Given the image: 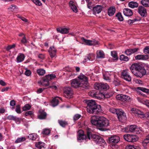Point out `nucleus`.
Here are the masks:
<instances>
[{
  "label": "nucleus",
  "instance_id": "11",
  "mask_svg": "<svg viewBox=\"0 0 149 149\" xmlns=\"http://www.w3.org/2000/svg\"><path fill=\"white\" fill-rule=\"evenodd\" d=\"M121 77L122 78L128 81H130L132 78L129 74L127 70H124L121 73Z\"/></svg>",
  "mask_w": 149,
  "mask_h": 149
},
{
  "label": "nucleus",
  "instance_id": "9",
  "mask_svg": "<svg viewBox=\"0 0 149 149\" xmlns=\"http://www.w3.org/2000/svg\"><path fill=\"white\" fill-rule=\"evenodd\" d=\"M124 138L126 141L129 142H136L138 139V138L136 136L128 134H125L124 135Z\"/></svg>",
  "mask_w": 149,
  "mask_h": 149
},
{
  "label": "nucleus",
  "instance_id": "39",
  "mask_svg": "<svg viewBox=\"0 0 149 149\" xmlns=\"http://www.w3.org/2000/svg\"><path fill=\"white\" fill-rule=\"evenodd\" d=\"M113 83L116 86H118L120 84V81L115 76Z\"/></svg>",
  "mask_w": 149,
  "mask_h": 149
},
{
  "label": "nucleus",
  "instance_id": "50",
  "mask_svg": "<svg viewBox=\"0 0 149 149\" xmlns=\"http://www.w3.org/2000/svg\"><path fill=\"white\" fill-rule=\"evenodd\" d=\"M120 109H116L114 108H110L109 109V111L111 113H116V114H117V112Z\"/></svg>",
  "mask_w": 149,
  "mask_h": 149
},
{
  "label": "nucleus",
  "instance_id": "28",
  "mask_svg": "<svg viewBox=\"0 0 149 149\" xmlns=\"http://www.w3.org/2000/svg\"><path fill=\"white\" fill-rule=\"evenodd\" d=\"M147 55H139L136 56L135 58L136 60H146L148 58Z\"/></svg>",
  "mask_w": 149,
  "mask_h": 149
},
{
  "label": "nucleus",
  "instance_id": "14",
  "mask_svg": "<svg viewBox=\"0 0 149 149\" xmlns=\"http://www.w3.org/2000/svg\"><path fill=\"white\" fill-rule=\"evenodd\" d=\"M138 130L137 127L135 125H131L130 126H128L125 129V132L128 133L134 132Z\"/></svg>",
  "mask_w": 149,
  "mask_h": 149
},
{
  "label": "nucleus",
  "instance_id": "3",
  "mask_svg": "<svg viewBox=\"0 0 149 149\" xmlns=\"http://www.w3.org/2000/svg\"><path fill=\"white\" fill-rule=\"evenodd\" d=\"M98 129L100 130L105 131L107 130V127L109 125V122L107 119L103 117L98 118Z\"/></svg>",
  "mask_w": 149,
  "mask_h": 149
},
{
  "label": "nucleus",
  "instance_id": "57",
  "mask_svg": "<svg viewBox=\"0 0 149 149\" xmlns=\"http://www.w3.org/2000/svg\"><path fill=\"white\" fill-rule=\"evenodd\" d=\"M139 130H138V129L137 130H136L135 133H136L137 134H141L143 133V131L141 127L139 128Z\"/></svg>",
  "mask_w": 149,
  "mask_h": 149
},
{
  "label": "nucleus",
  "instance_id": "47",
  "mask_svg": "<svg viewBox=\"0 0 149 149\" xmlns=\"http://www.w3.org/2000/svg\"><path fill=\"white\" fill-rule=\"evenodd\" d=\"M111 55L115 60H117L118 59L117 53L116 52L114 51L111 52Z\"/></svg>",
  "mask_w": 149,
  "mask_h": 149
},
{
  "label": "nucleus",
  "instance_id": "21",
  "mask_svg": "<svg viewBox=\"0 0 149 149\" xmlns=\"http://www.w3.org/2000/svg\"><path fill=\"white\" fill-rule=\"evenodd\" d=\"M49 52L51 57L53 58L56 55V50L54 46H52L49 48Z\"/></svg>",
  "mask_w": 149,
  "mask_h": 149
},
{
  "label": "nucleus",
  "instance_id": "5",
  "mask_svg": "<svg viewBox=\"0 0 149 149\" xmlns=\"http://www.w3.org/2000/svg\"><path fill=\"white\" fill-rule=\"evenodd\" d=\"M56 75L54 74H49L46 75L43 79L41 84L43 86H47L49 85V81L50 80L55 78Z\"/></svg>",
  "mask_w": 149,
  "mask_h": 149
},
{
  "label": "nucleus",
  "instance_id": "13",
  "mask_svg": "<svg viewBox=\"0 0 149 149\" xmlns=\"http://www.w3.org/2000/svg\"><path fill=\"white\" fill-rule=\"evenodd\" d=\"M120 140L119 136L116 135H113L109 137V142L110 144L118 143Z\"/></svg>",
  "mask_w": 149,
  "mask_h": 149
},
{
  "label": "nucleus",
  "instance_id": "33",
  "mask_svg": "<svg viewBox=\"0 0 149 149\" xmlns=\"http://www.w3.org/2000/svg\"><path fill=\"white\" fill-rule=\"evenodd\" d=\"M45 144L43 142H39L36 143V146L39 149H41L42 148L44 147Z\"/></svg>",
  "mask_w": 149,
  "mask_h": 149
},
{
  "label": "nucleus",
  "instance_id": "10",
  "mask_svg": "<svg viewBox=\"0 0 149 149\" xmlns=\"http://www.w3.org/2000/svg\"><path fill=\"white\" fill-rule=\"evenodd\" d=\"M73 92L70 87H66L64 89V96L67 98H70L72 97Z\"/></svg>",
  "mask_w": 149,
  "mask_h": 149
},
{
  "label": "nucleus",
  "instance_id": "17",
  "mask_svg": "<svg viewBox=\"0 0 149 149\" xmlns=\"http://www.w3.org/2000/svg\"><path fill=\"white\" fill-rule=\"evenodd\" d=\"M81 40L86 44L88 45L91 46L92 45H95L98 44V41L95 40H89L86 39L84 38H82Z\"/></svg>",
  "mask_w": 149,
  "mask_h": 149
},
{
  "label": "nucleus",
  "instance_id": "16",
  "mask_svg": "<svg viewBox=\"0 0 149 149\" xmlns=\"http://www.w3.org/2000/svg\"><path fill=\"white\" fill-rule=\"evenodd\" d=\"M131 111L137 116L141 118H144L145 116L143 112L140 110L136 109L135 108H132L131 109Z\"/></svg>",
  "mask_w": 149,
  "mask_h": 149
},
{
  "label": "nucleus",
  "instance_id": "48",
  "mask_svg": "<svg viewBox=\"0 0 149 149\" xmlns=\"http://www.w3.org/2000/svg\"><path fill=\"white\" fill-rule=\"evenodd\" d=\"M31 106L29 104H25L22 108L23 111H25L29 110L30 109Z\"/></svg>",
  "mask_w": 149,
  "mask_h": 149
},
{
  "label": "nucleus",
  "instance_id": "22",
  "mask_svg": "<svg viewBox=\"0 0 149 149\" xmlns=\"http://www.w3.org/2000/svg\"><path fill=\"white\" fill-rule=\"evenodd\" d=\"M70 29L59 27L56 29L58 32L62 34H67L69 32Z\"/></svg>",
  "mask_w": 149,
  "mask_h": 149
},
{
  "label": "nucleus",
  "instance_id": "1",
  "mask_svg": "<svg viewBox=\"0 0 149 149\" xmlns=\"http://www.w3.org/2000/svg\"><path fill=\"white\" fill-rule=\"evenodd\" d=\"M78 77V79H74L71 81L72 86L74 88L79 87L86 88L88 86L87 77L82 74H80Z\"/></svg>",
  "mask_w": 149,
  "mask_h": 149
},
{
  "label": "nucleus",
  "instance_id": "18",
  "mask_svg": "<svg viewBox=\"0 0 149 149\" xmlns=\"http://www.w3.org/2000/svg\"><path fill=\"white\" fill-rule=\"evenodd\" d=\"M143 67L139 64L136 63L133 64L130 67V70L132 73L141 69Z\"/></svg>",
  "mask_w": 149,
  "mask_h": 149
},
{
  "label": "nucleus",
  "instance_id": "12",
  "mask_svg": "<svg viewBox=\"0 0 149 149\" xmlns=\"http://www.w3.org/2000/svg\"><path fill=\"white\" fill-rule=\"evenodd\" d=\"M146 71L144 69V67H143L141 69V70H138L132 73L137 77H141L143 75L146 74Z\"/></svg>",
  "mask_w": 149,
  "mask_h": 149
},
{
  "label": "nucleus",
  "instance_id": "56",
  "mask_svg": "<svg viewBox=\"0 0 149 149\" xmlns=\"http://www.w3.org/2000/svg\"><path fill=\"white\" fill-rule=\"evenodd\" d=\"M143 52L145 54H149V46L145 47L144 49Z\"/></svg>",
  "mask_w": 149,
  "mask_h": 149
},
{
  "label": "nucleus",
  "instance_id": "19",
  "mask_svg": "<svg viewBox=\"0 0 149 149\" xmlns=\"http://www.w3.org/2000/svg\"><path fill=\"white\" fill-rule=\"evenodd\" d=\"M47 114L44 110H40L38 115V118L40 119H45L47 118Z\"/></svg>",
  "mask_w": 149,
  "mask_h": 149
},
{
  "label": "nucleus",
  "instance_id": "55",
  "mask_svg": "<svg viewBox=\"0 0 149 149\" xmlns=\"http://www.w3.org/2000/svg\"><path fill=\"white\" fill-rule=\"evenodd\" d=\"M36 5L40 6L42 5L41 3L39 0H31Z\"/></svg>",
  "mask_w": 149,
  "mask_h": 149
},
{
  "label": "nucleus",
  "instance_id": "64",
  "mask_svg": "<svg viewBox=\"0 0 149 149\" xmlns=\"http://www.w3.org/2000/svg\"><path fill=\"white\" fill-rule=\"evenodd\" d=\"M45 89V88H39L38 89L37 91L38 93H40L42 92V91Z\"/></svg>",
  "mask_w": 149,
  "mask_h": 149
},
{
  "label": "nucleus",
  "instance_id": "53",
  "mask_svg": "<svg viewBox=\"0 0 149 149\" xmlns=\"http://www.w3.org/2000/svg\"><path fill=\"white\" fill-rule=\"evenodd\" d=\"M50 133V130L48 129H44L42 132L43 134L45 135H48Z\"/></svg>",
  "mask_w": 149,
  "mask_h": 149
},
{
  "label": "nucleus",
  "instance_id": "23",
  "mask_svg": "<svg viewBox=\"0 0 149 149\" xmlns=\"http://www.w3.org/2000/svg\"><path fill=\"white\" fill-rule=\"evenodd\" d=\"M102 7L101 5H97L94 7L93 8L94 14H98L102 10Z\"/></svg>",
  "mask_w": 149,
  "mask_h": 149
},
{
  "label": "nucleus",
  "instance_id": "37",
  "mask_svg": "<svg viewBox=\"0 0 149 149\" xmlns=\"http://www.w3.org/2000/svg\"><path fill=\"white\" fill-rule=\"evenodd\" d=\"M58 122L60 125L63 127H65L68 125V123L66 121L62 120H58Z\"/></svg>",
  "mask_w": 149,
  "mask_h": 149
},
{
  "label": "nucleus",
  "instance_id": "6",
  "mask_svg": "<svg viewBox=\"0 0 149 149\" xmlns=\"http://www.w3.org/2000/svg\"><path fill=\"white\" fill-rule=\"evenodd\" d=\"M118 120L123 123L127 119V118L125 113L121 109L118 111L116 114Z\"/></svg>",
  "mask_w": 149,
  "mask_h": 149
},
{
  "label": "nucleus",
  "instance_id": "2",
  "mask_svg": "<svg viewBox=\"0 0 149 149\" xmlns=\"http://www.w3.org/2000/svg\"><path fill=\"white\" fill-rule=\"evenodd\" d=\"M87 104V110L88 112L94 114H100L102 112L101 106L97 104L94 100H89L86 102Z\"/></svg>",
  "mask_w": 149,
  "mask_h": 149
},
{
  "label": "nucleus",
  "instance_id": "54",
  "mask_svg": "<svg viewBox=\"0 0 149 149\" xmlns=\"http://www.w3.org/2000/svg\"><path fill=\"white\" fill-rule=\"evenodd\" d=\"M137 147L133 145H130L126 146L125 149H136Z\"/></svg>",
  "mask_w": 149,
  "mask_h": 149
},
{
  "label": "nucleus",
  "instance_id": "26",
  "mask_svg": "<svg viewBox=\"0 0 149 149\" xmlns=\"http://www.w3.org/2000/svg\"><path fill=\"white\" fill-rule=\"evenodd\" d=\"M69 5L72 11L75 12L77 13L78 11V9L76 6L74 5V2L71 1L69 2Z\"/></svg>",
  "mask_w": 149,
  "mask_h": 149
},
{
  "label": "nucleus",
  "instance_id": "38",
  "mask_svg": "<svg viewBox=\"0 0 149 149\" xmlns=\"http://www.w3.org/2000/svg\"><path fill=\"white\" fill-rule=\"evenodd\" d=\"M58 100L56 98H54L51 102L52 106L53 107L56 106L58 104Z\"/></svg>",
  "mask_w": 149,
  "mask_h": 149
},
{
  "label": "nucleus",
  "instance_id": "34",
  "mask_svg": "<svg viewBox=\"0 0 149 149\" xmlns=\"http://www.w3.org/2000/svg\"><path fill=\"white\" fill-rule=\"evenodd\" d=\"M97 58H103L104 57V54L102 51H99L97 52Z\"/></svg>",
  "mask_w": 149,
  "mask_h": 149
},
{
  "label": "nucleus",
  "instance_id": "46",
  "mask_svg": "<svg viewBox=\"0 0 149 149\" xmlns=\"http://www.w3.org/2000/svg\"><path fill=\"white\" fill-rule=\"evenodd\" d=\"M120 60L126 61H128L129 60V58L127 56L123 54L120 56Z\"/></svg>",
  "mask_w": 149,
  "mask_h": 149
},
{
  "label": "nucleus",
  "instance_id": "31",
  "mask_svg": "<svg viewBox=\"0 0 149 149\" xmlns=\"http://www.w3.org/2000/svg\"><path fill=\"white\" fill-rule=\"evenodd\" d=\"M128 6L131 8H134L137 7L138 6V4L136 2L131 1L128 3Z\"/></svg>",
  "mask_w": 149,
  "mask_h": 149
},
{
  "label": "nucleus",
  "instance_id": "29",
  "mask_svg": "<svg viewBox=\"0 0 149 149\" xmlns=\"http://www.w3.org/2000/svg\"><path fill=\"white\" fill-rule=\"evenodd\" d=\"M7 119L10 120H13L16 122L19 121L21 119L19 118H17L12 115H9L7 117Z\"/></svg>",
  "mask_w": 149,
  "mask_h": 149
},
{
  "label": "nucleus",
  "instance_id": "7",
  "mask_svg": "<svg viewBox=\"0 0 149 149\" xmlns=\"http://www.w3.org/2000/svg\"><path fill=\"white\" fill-rule=\"evenodd\" d=\"M91 139L98 144H101L105 142V141L101 136L97 134H92L91 132L90 139Z\"/></svg>",
  "mask_w": 149,
  "mask_h": 149
},
{
  "label": "nucleus",
  "instance_id": "58",
  "mask_svg": "<svg viewBox=\"0 0 149 149\" xmlns=\"http://www.w3.org/2000/svg\"><path fill=\"white\" fill-rule=\"evenodd\" d=\"M126 54L127 55H130L132 54L131 49H127L125 52Z\"/></svg>",
  "mask_w": 149,
  "mask_h": 149
},
{
  "label": "nucleus",
  "instance_id": "27",
  "mask_svg": "<svg viewBox=\"0 0 149 149\" xmlns=\"http://www.w3.org/2000/svg\"><path fill=\"white\" fill-rule=\"evenodd\" d=\"M116 11V9L115 7L111 6L108 10V14L109 16H113Z\"/></svg>",
  "mask_w": 149,
  "mask_h": 149
},
{
  "label": "nucleus",
  "instance_id": "40",
  "mask_svg": "<svg viewBox=\"0 0 149 149\" xmlns=\"http://www.w3.org/2000/svg\"><path fill=\"white\" fill-rule=\"evenodd\" d=\"M113 93L112 92L107 93L105 94H102L104 97L105 98H108L111 97L113 95Z\"/></svg>",
  "mask_w": 149,
  "mask_h": 149
},
{
  "label": "nucleus",
  "instance_id": "15",
  "mask_svg": "<svg viewBox=\"0 0 149 149\" xmlns=\"http://www.w3.org/2000/svg\"><path fill=\"white\" fill-rule=\"evenodd\" d=\"M116 98L118 100L124 101H130V97L127 95L123 94L118 95L116 96Z\"/></svg>",
  "mask_w": 149,
  "mask_h": 149
},
{
  "label": "nucleus",
  "instance_id": "41",
  "mask_svg": "<svg viewBox=\"0 0 149 149\" xmlns=\"http://www.w3.org/2000/svg\"><path fill=\"white\" fill-rule=\"evenodd\" d=\"M28 137L32 140H35L37 138V136L36 134H31L29 135Z\"/></svg>",
  "mask_w": 149,
  "mask_h": 149
},
{
  "label": "nucleus",
  "instance_id": "24",
  "mask_svg": "<svg viewBox=\"0 0 149 149\" xmlns=\"http://www.w3.org/2000/svg\"><path fill=\"white\" fill-rule=\"evenodd\" d=\"M99 92H96V91L93 90L89 92L88 94L90 96H91L93 98H100V97L98 96L99 95Z\"/></svg>",
  "mask_w": 149,
  "mask_h": 149
},
{
  "label": "nucleus",
  "instance_id": "51",
  "mask_svg": "<svg viewBox=\"0 0 149 149\" xmlns=\"http://www.w3.org/2000/svg\"><path fill=\"white\" fill-rule=\"evenodd\" d=\"M93 56H94L93 54L89 55L88 56L85 58V60H86L85 61H92L93 59L92 57Z\"/></svg>",
  "mask_w": 149,
  "mask_h": 149
},
{
  "label": "nucleus",
  "instance_id": "8",
  "mask_svg": "<svg viewBox=\"0 0 149 149\" xmlns=\"http://www.w3.org/2000/svg\"><path fill=\"white\" fill-rule=\"evenodd\" d=\"M94 87L96 90H107L109 88V86L107 83H96L94 85Z\"/></svg>",
  "mask_w": 149,
  "mask_h": 149
},
{
  "label": "nucleus",
  "instance_id": "52",
  "mask_svg": "<svg viewBox=\"0 0 149 149\" xmlns=\"http://www.w3.org/2000/svg\"><path fill=\"white\" fill-rule=\"evenodd\" d=\"M15 111L18 113H21V107L19 105H17L16 106Z\"/></svg>",
  "mask_w": 149,
  "mask_h": 149
},
{
  "label": "nucleus",
  "instance_id": "36",
  "mask_svg": "<svg viewBox=\"0 0 149 149\" xmlns=\"http://www.w3.org/2000/svg\"><path fill=\"white\" fill-rule=\"evenodd\" d=\"M138 90H141L143 92L146 93L147 94H149V89L145 88L139 87L137 88Z\"/></svg>",
  "mask_w": 149,
  "mask_h": 149
},
{
  "label": "nucleus",
  "instance_id": "45",
  "mask_svg": "<svg viewBox=\"0 0 149 149\" xmlns=\"http://www.w3.org/2000/svg\"><path fill=\"white\" fill-rule=\"evenodd\" d=\"M26 140V138L24 137H22L17 139L15 141V143H18L23 141Z\"/></svg>",
  "mask_w": 149,
  "mask_h": 149
},
{
  "label": "nucleus",
  "instance_id": "42",
  "mask_svg": "<svg viewBox=\"0 0 149 149\" xmlns=\"http://www.w3.org/2000/svg\"><path fill=\"white\" fill-rule=\"evenodd\" d=\"M18 9V7L14 5H11L9 8H8V9L9 11H13L15 10H17Z\"/></svg>",
  "mask_w": 149,
  "mask_h": 149
},
{
  "label": "nucleus",
  "instance_id": "30",
  "mask_svg": "<svg viewBox=\"0 0 149 149\" xmlns=\"http://www.w3.org/2000/svg\"><path fill=\"white\" fill-rule=\"evenodd\" d=\"M25 56L23 54H21L17 58V62L18 63L22 61L24 59Z\"/></svg>",
  "mask_w": 149,
  "mask_h": 149
},
{
  "label": "nucleus",
  "instance_id": "49",
  "mask_svg": "<svg viewBox=\"0 0 149 149\" xmlns=\"http://www.w3.org/2000/svg\"><path fill=\"white\" fill-rule=\"evenodd\" d=\"M103 78L104 79L107 81L108 82H110L111 81V78L107 74H106L103 75Z\"/></svg>",
  "mask_w": 149,
  "mask_h": 149
},
{
  "label": "nucleus",
  "instance_id": "44",
  "mask_svg": "<svg viewBox=\"0 0 149 149\" xmlns=\"http://www.w3.org/2000/svg\"><path fill=\"white\" fill-rule=\"evenodd\" d=\"M116 16L117 17L118 19L120 21H122L123 20V18L121 13H118L116 15Z\"/></svg>",
  "mask_w": 149,
  "mask_h": 149
},
{
  "label": "nucleus",
  "instance_id": "4",
  "mask_svg": "<svg viewBox=\"0 0 149 149\" xmlns=\"http://www.w3.org/2000/svg\"><path fill=\"white\" fill-rule=\"evenodd\" d=\"M91 132L89 131H86V135H85L83 131L81 130H79L78 133L77 139L80 140L85 139L86 140L87 138L90 139Z\"/></svg>",
  "mask_w": 149,
  "mask_h": 149
},
{
  "label": "nucleus",
  "instance_id": "59",
  "mask_svg": "<svg viewBox=\"0 0 149 149\" xmlns=\"http://www.w3.org/2000/svg\"><path fill=\"white\" fill-rule=\"evenodd\" d=\"M81 115L79 114H76L74 116L73 119L74 121L78 120L80 117Z\"/></svg>",
  "mask_w": 149,
  "mask_h": 149
},
{
  "label": "nucleus",
  "instance_id": "62",
  "mask_svg": "<svg viewBox=\"0 0 149 149\" xmlns=\"http://www.w3.org/2000/svg\"><path fill=\"white\" fill-rule=\"evenodd\" d=\"M38 58L42 60L44 59L45 58V56L42 54H39L38 56Z\"/></svg>",
  "mask_w": 149,
  "mask_h": 149
},
{
  "label": "nucleus",
  "instance_id": "43",
  "mask_svg": "<svg viewBox=\"0 0 149 149\" xmlns=\"http://www.w3.org/2000/svg\"><path fill=\"white\" fill-rule=\"evenodd\" d=\"M37 72L39 75H43L45 74V70L43 69H40L38 70H37Z\"/></svg>",
  "mask_w": 149,
  "mask_h": 149
},
{
  "label": "nucleus",
  "instance_id": "25",
  "mask_svg": "<svg viewBox=\"0 0 149 149\" xmlns=\"http://www.w3.org/2000/svg\"><path fill=\"white\" fill-rule=\"evenodd\" d=\"M123 12L124 15L127 16H130L133 14L132 10L127 8L124 9Z\"/></svg>",
  "mask_w": 149,
  "mask_h": 149
},
{
  "label": "nucleus",
  "instance_id": "35",
  "mask_svg": "<svg viewBox=\"0 0 149 149\" xmlns=\"http://www.w3.org/2000/svg\"><path fill=\"white\" fill-rule=\"evenodd\" d=\"M141 3L145 7H149V0H142L141 1Z\"/></svg>",
  "mask_w": 149,
  "mask_h": 149
},
{
  "label": "nucleus",
  "instance_id": "32",
  "mask_svg": "<svg viewBox=\"0 0 149 149\" xmlns=\"http://www.w3.org/2000/svg\"><path fill=\"white\" fill-rule=\"evenodd\" d=\"M91 122L92 125H96L97 127L98 125V118L93 117H92L91 120Z\"/></svg>",
  "mask_w": 149,
  "mask_h": 149
},
{
  "label": "nucleus",
  "instance_id": "20",
  "mask_svg": "<svg viewBox=\"0 0 149 149\" xmlns=\"http://www.w3.org/2000/svg\"><path fill=\"white\" fill-rule=\"evenodd\" d=\"M139 13L143 17H146L147 15V12L146 8L143 7L141 6L138 8Z\"/></svg>",
  "mask_w": 149,
  "mask_h": 149
},
{
  "label": "nucleus",
  "instance_id": "61",
  "mask_svg": "<svg viewBox=\"0 0 149 149\" xmlns=\"http://www.w3.org/2000/svg\"><path fill=\"white\" fill-rule=\"evenodd\" d=\"M148 143H149V140L146 138V139H145L143 141L142 143L143 145H144L145 144H146Z\"/></svg>",
  "mask_w": 149,
  "mask_h": 149
},
{
  "label": "nucleus",
  "instance_id": "60",
  "mask_svg": "<svg viewBox=\"0 0 149 149\" xmlns=\"http://www.w3.org/2000/svg\"><path fill=\"white\" fill-rule=\"evenodd\" d=\"M31 74V72L29 70H27L25 72L24 74L27 76H29Z\"/></svg>",
  "mask_w": 149,
  "mask_h": 149
},
{
  "label": "nucleus",
  "instance_id": "63",
  "mask_svg": "<svg viewBox=\"0 0 149 149\" xmlns=\"http://www.w3.org/2000/svg\"><path fill=\"white\" fill-rule=\"evenodd\" d=\"M27 42V40L26 39L25 36H24L21 40V42L22 43L25 44Z\"/></svg>",
  "mask_w": 149,
  "mask_h": 149
}]
</instances>
